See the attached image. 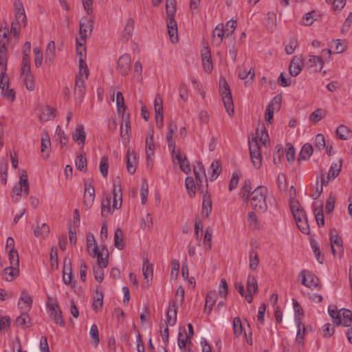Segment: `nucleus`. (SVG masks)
Returning <instances> with one entry per match:
<instances>
[{
	"instance_id": "nucleus-1",
	"label": "nucleus",
	"mask_w": 352,
	"mask_h": 352,
	"mask_svg": "<svg viewBox=\"0 0 352 352\" xmlns=\"http://www.w3.org/2000/svg\"><path fill=\"white\" fill-rule=\"evenodd\" d=\"M267 188L263 186L256 188L248 197L250 205L254 210L258 212H264L267 209L266 204V195Z\"/></svg>"
},
{
	"instance_id": "nucleus-2",
	"label": "nucleus",
	"mask_w": 352,
	"mask_h": 352,
	"mask_svg": "<svg viewBox=\"0 0 352 352\" xmlns=\"http://www.w3.org/2000/svg\"><path fill=\"white\" fill-rule=\"evenodd\" d=\"M111 197L103 199L101 203V215L104 217L112 214L115 210L119 209L122 206V192L119 186H113V204L111 206Z\"/></svg>"
},
{
	"instance_id": "nucleus-3",
	"label": "nucleus",
	"mask_w": 352,
	"mask_h": 352,
	"mask_svg": "<svg viewBox=\"0 0 352 352\" xmlns=\"http://www.w3.org/2000/svg\"><path fill=\"white\" fill-rule=\"evenodd\" d=\"M219 92L228 114L232 116L234 112L233 99L230 87L224 78L219 80Z\"/></svg>"
},
{
	"instance_id": "nucleus-4",
	"label": "nucleus",
	"mask_w": 352,
	"mask_h": 352,
	"mask_svg": "<svg viewBox=\"0 0 352 352\" xmlns=\"http://www.w3.org/2000/svg\"><path fill=\"white\" fill-rule=\"evenodd\" d=\"M249 149L254 166L259 168L262 164L261 148L256 138L249 141Z\"/></svg>"
},
{
	"instance_id": "nucleus-5",
	"label": "nucleus",
	"mask_w": 352,
	"mask_h": 352,
	"mask_svg": "<svg viewBox=\"0 0 352 352\" xmlns=\"http://www.w3.org/2000/svg\"><path fill=\"white\" fill-rule=\"evenodd\" d=\"M47 313L53 321L62 327L65 326V320L63 318L62 311L55 302H48L47 304Z\"/></svg>"
},
{
	"instance_id": "nucleus-6",
	"label": "nucleus",
	"mask_w": 352,
	"mask_h": 352,
	"mask_svg": "<svg viewBox=\"0 0 352 352\" xmlns=\"http://www.w3.org/2000/svg\"><path fill=\"white\" fill-rule=\"evenodd\" d=\"M299 276L302 277L301 283L311 289H317L320 286L318 278L309 271L302 270Z\"/></svg>"
},
{
	"instance_id": "nucleus-7",
	"label": "nucleus",
	"mask_w": 352,
	"mask_h": 352,
	"mask_svg": "<svg viewBox=\"0 0 352 352\" xmlns=\"http://www.w3.org/2000/svg\"><path fill=\"white\" fill-rule=\"evenodd\" d=\"M194 175L196 178L197 185L199 186L198 189L201 190V193H204V189L202 186L203 183L207 184L208 179L205 173L204 165L201 162H197V165L194 166Z\"/></svg>"
},
{
	"instance_id": "nucleus-8",
	"label": "nucleus",
	"mask_w": 352,
	"mask_h": 352,
	"mask_svg": "<svg viewBox=\"0 0 352 352\" xmlns=\"http://www.w3.org/2000/svg\"><path fill=\"white\" fill-rule=\"evenodd\" d=\"M305 60L306 58H303L301 56H294L289 68L290 75L294 77L298 76L302 71Z\"/></svg>"
},
{
	"instance_id": "nucleus-9",
	"label": "nucleus",
	"mask_w": 352,
	"mask_h": 352,
	"mask_svg": "<svg viewBox=\"0 0 352 352\" xmlns=\"http://www.w3.org/2000/svg\"><path fill=\"white\" fill-rule=\"evenodd\" d=\"M131 59L129 54L120 56L118 60V69L122 76H126L131 70Z\"/></svg>"
},
{
	"instance_id": "nucleus-10",
	"label": "nucleus",
	"mask_w": 352,
	"mask_h": 352,
	"mask_svg": "<svg viewBox=\"0 0 352 352\" xmlns=\"http://www.w3.org/2000/svg\"><path fill=\"white\" fill-rule=\"evenodd\" d=\"M154 140H153V131L150 130L147 133L146 139V153L148 161V166H153V157L154 155Z\"/></svg>"
},
{
	"instance_id": "nucleus-11",
	"label": "nucleus",
	"mask_w": 352,
	"mask_h": 352,
	"mask_svg": "<svg viewBox=\"0 0 352 352\" xmlns=\"http://www.w3.org/2000/svg\"><path fill=\"white\" fill-rule=\"evenodd\" d=\"M107 252L104 247L102 248V250L100 251L99 248L97 245H95L93 248V252L90 253L91 256L93 257L97 256L98 264L96 266H100L103 267H107L108 265V253L105 254V256H103L104 251Z\"/></svg>"
},
{
	"instance_id": "nucleus-12",
	"label": "nucleus",
	"mask_w": 352,
	"mask_h": 352,
	"mask_svg": "<svg viewBox=\"0 0 352 352\" xmlns=\"http://www.w3.org/2000/svg\"><path fill=\"white\" fill-rule=\"evenodd\" d=\"M94 199L95 191L93 185L91 184L85 183L83 202L87 209L92 206Z\"/></svg>"
},
{
	"instance_id": "nucleus-13",
	"label": "nucleus",
	"mask_w": 352,
	"mask_h": 352,
	"mask_svg": "<svg viewBox=\"0 0 352 352\" xmlns=\"http://www.w3.org/2000/svg\"><path fill=\"white\" fill-rule=\"evenodd\" d=\"M305 65L310 68H313L314 72H319L324 65V60L319 56H309V58L305 61Z\"/></svg>"
},
{
	"instance_id": "nucleus-14",
	"label": "nucleus",
	"mask_w": 352,
	"mask_h": 352,
	"mask_svg": "<svg viewBox=\"0 0 352 352\" xmlns=\"http://www.w3.org/2000/svg\"><path fill=\"white\" fill-rule=\"evenodd\" d=\"M23 65L21 67V77L23 79L25 87L29 90L34 89V80L32 74H31L30 65H28L27 72L23 70Z\"/></svg>"
},
{
	"instance_id": "nucleus-15",
	"label": "nucleus",
	"mask_w": 352,
	"mask_h": 352,
	"mask_svg": "<svg viewBox=\"0 0 352 352\" xmlns=\"http://www.w3.org/2000/svg\"><path fill=\"white\" fill-rule=\"evenodd\" d=\"M93 29V23L88 19H85L80 23V36L81 40L85 42L89 34H91Z\"/></svg>"
},
{
	"instance_id": "nucleus-16",
	"label": "nucleus",
	"mask_w": 352,
	"mask_h": 352,
	"mask_svg": "<svg viewBox=\"0 0 352 352\" xmlns=\"http://www.w3.org/2000/svg\"><path fill=\"white\" fill-rule=\"evenodd\" d=\"M32 298L27 292L23 291L19 300L18 306L21 310L29 311L32 308Z\"/></svg>"
},
{
	"instance_id": "nucleus-17",
	"label": "nucleus",
	"mask_w": 352,
	"mask_h": 352,
	"mask_svg": "<svg viewBox=\"0 0 352 352\" xmlns=\"http://www.w3.org/2000/svg\"><path fill=\"white\" fill-rule=\"evenodd\" d=\"M177 160L179 165V168L186 174H189L191 172L190 162H188L185 154L179 153L173 158V162Z\"/></svg>"
},
{
	"instance_id": "nucleus-18",
	"label": "nucleus",
	"mask_w": 352,
	"mask_h": 352,
	"mask_svg": "<svg viewBox=\"0 0 352 352\" xmlns=\"http://www.w3.org/2000/svg\"><path fill=\"white\" fill-rule=\"evenodd\" d=\"M131 131V124L129 115L124 117L122 114V123L120 127V136L124 142H128L129 140V134Z\"/></svg>"
},
{
	"instance_id": "nucleus-19",
	"label": "nucleus",
	"mask_w": 352,
	"mask_h": 352,
	"mask_svg": "<svg viewBox=\"0 0 352 352\" xmlns=\"http://www.w3.org/2000/svg\"><path fill=\"white\" fill-rule=\"evenodd\" d=\"M142 274L146 282L143 283V287H148V279L153 278V265L150 263L146 258L143 259Z\"/></svg>"
},
{
	"instance_id": "nucleus-20",
	"label": "nucleus",
	"mask_w": 352,
	"mask_h": 352,
	"mask_svg": "<svg viewBox=\"0 0 352 352\" xmlns=\"http://www.w3.org/2000/svg\"><path fill=\"white\" fill-rule=\"evenodd\" d=\"M162 99L159 96L157 95L154 100V110L155 113V120L158 122V120L161 122V126H163V105H162Z\"/></svg>"
},
{
	"instance_id": "nucleus-21",
	"label": "nucleus",
	"mask_w": 352,
	"mask_h": 352,
	"mask_svg": "<svg viewBox=\"0 0 352 352\" xmlns=\"http://www.w3.org/2000/svg\"><path fill=\"white\" fill-rule=\"evenodd\" d=\"M74 94L81 101L85 94V79L76 76Z\"/></svg>"
},
{
	"instance_id": "nucleus-22",
	"label": "nucleus",
	"mask_w": 352,
	"mask_h": 352,
	"mask_svg": "<svg viewBox=\"0 0 352 352\" xmlns=\"http://www.w3.org/2000/svg\"><path fill=\"white\" fill-rule=\"evenodd\" d=\"M63 279L65 285H74L72 270V263L69 261L67 263L65 261L63 270Z\"/></svg>"
},
{
	"instance_id": "nucleus-23",
	"label": "nucleus",
	"mask_w": 352,
	"mask_h": 352,
	"mask_svg": "<svg viewBox=\"0 0 352 352\" xmlns=\"http://www.w3.org/2000/svg\"><path fill=\"white\" fill-rule=\"evenodd\" d=\"M72 138L73 140L78 144H82V146L85 144L86 134L82 124L77 125L74 132L72 134Z\"/></svg>"
},
{
	"instance_id": "nucleus-24",
	"label": "nucleus",
	"mask_w": 352,
	"mask_h": 352,
	"mask_svg": "<svg viewBox=\"0 0 352 352\" xmlns=\"http://www.w3.org/2000/svg\"><path fill=\"white\" fill-rule=\"evenodd\" d=\"M166 324L170 326H173L177 321V305L175 302H171L169 305L166 313Z\"/></svg>"
},
{
	"instance_id": "nucleus-25",
	"label": "nucleus",
	"mask_w": 352,
	"mask_h": 352,
	"mask_svg": "<svg viewBox=\"0 0 352 352\" xmlns=\"http://www.w3.org/2000/svg\"><path fill=\"white\" fill-rule=\"evenodd\" d=\"M19 266L10 265L9 267H7L3 270V278L6 281L10 282L14 280L16 277H17L19 276Z\"/></svg>"
},
{
	"instance_id": "nucleus-26",
	"label": "nucleus",
	"mask_w": 352,
	"mask_h": 352,
	"mask_svg": "<svg viewBox=\"0 0 352 352\" xmlns=\"http://www.w3.org/2000/svg\"><path fill=\"white\" fill-rule=\"evenodd\" d=\"M167 28L171 42L173 43L177 42V25L175 19H172L170 21H167Z\"/></svg>"
},
{
	"instance_id": "nucleus-27",
	"label": "nucleus",
	"mask_w": 352,
	"mask_h": 352,
	"mask_svg": "<svg viewBox=\"0 0 352 352\" xmlns=\"http://www.w3.org/2000/svg\"><path fill=\"white\" fill-rule=\"evenodd\" d=\"M31 52V44L30 42H25L23 47V59L21 65H23V70L27 72L28 65H30V54Z\"/></svg>"
},
{
	"instance_id": "nucleus-28",
	"label": "nucleus",
	"mask_w": 352,
	"mask_h": 352,
	"mask_svg": "<svg viewBox=\"0 0 352 352\" xmlns=\"http://www.w3.org/2000/svg\"><path fill=\"white\" fill-rule=\"evenodd\" d=\"M126 168L128 172L133 175L136 170V154L135 152L128 151L126 155Z\"/></svg>"
},
{
	"instance_id": "nucleus-29",
	"label": "nucleus",
	"mask_w": 352,
	"mask_h": 352,
	"mask_svg": "<svg viewBox=\"0 0 352 352\" xmlns=\"http://www.w3.org/2000/svg\"><path fill=\"white\" fill-rule=\"evenodd\" d=\"M224 36H226V33L223 25H217L213 31V43L216 45H219Z\"/></svg>"
},
{
	"instance_id": "nucleus-30",
	"label": "nucleus",
	"mask_w": 352,
	"mask_h": 352,
	"mask_svg": "<svg viewBox=\"0 0 352 352\" xmlns=\"http://www.w3.org/2000/svg\"><path fill=\"white\" fill-rule=\"evenodd\" d=\"M166 12L167 15V21L175 19L174 16L176 12V1L175 0L166 1Z\"/></svg>"
},
{
	"instance_id": "nucleus-31",
	"label": "nucleus",
	"mask_w": 352,
	"mask_h": 352,
	"mask_svg": "<svg viewBox=\"0 0 352 352\" xmlns=\"http://www.w3.org/2000/svg\"><path fill=\"white\" fill-rule=\"evenodd\" d=\"M15 6L16 7H17L18 6H19V8H17V10L15 14L16 23L19 25L23 24L25 26L26 16L25 14L24 8L21 2H19V3H15Z\"/></svg>"
},
{
	"instance_id": "nucleus-32",
	"label": "nucleus",
	"mask_w": 352,
	"mask_h": 352,
	"mask_svg": "<svg viewBox=\"0 0 352 352\" xmlns=\"http://www.w3.org/2000/svg\"><path fill=\"white\" fill-rule=\"evenodd\" d=\"M21 314L19 316L16 318L15 320V324L18 327H29L30 325V319L29 316L28 315V311H24L23 310H21Z\"/></svg>"
},
{
	"instance_id": "nucleus-33",
	"label": "nucleus",
	"mask_w": 352,
	"mask_h": 352,
	"mask_svg": "<svg viewBox=\"0 0 352 352\" xmlns=\"http://www.w3.org/2000/svg\"><path fill=\"white\" fill-rule=\"evenodd\" d=\"M212 211V201L210 197L205 194L202 201V214L206 217H208Z\"/></svg>"
},
{
	"instance_id": "nucleus-34",
	"label": "nucleus",
	"mask_w": 352,
	"mask_h": 352,
	"mask_svg": "<svg viewBox=\"0 0 352 352\" xmlns=\"http://www.w3.org/2000/svg\"><path fill=\"white\" fill-rule=\"evenodd\" d=\"M134 21L130 18L127 19L126 27L122 32V39L124 41H127L132 35L133 31Z\"/></svg>"
},
{
	"instance_id": "nucleus-35",
	"label": "nucleus",
	"mask_w": 352,
	"mask_h": 352,
	"mask_svg": "<svg viewBox=\"0 0 352 352\" xmlns=\"http://www.w3.org/2000/svg\"><path fill=\"white\" fill-rule=\"evenodd\" d=\"M246 288L248 293L256 294L258 291V283L255 276L249 275L247 280Z\"/></svg>"
},
{
	"instance_id": "nucleus-36",
	"label": "nucleus",
	"mask_w": 352,
	"mask_h": 352,
	"mask_svg": "<svg viewBox=\"0 0 352 352\" xmlns=\"http://www.w3.org/2000/svg\"><path fill=\"white\" fill-rule=\"evenodd\" d=\"M313 146L311 144L307 143L304 144L299 154L298 159L303 160L309 159L313 154Z\"/></svg>"
},
{
	"instance_id": "nucleus-37",
	"label": "nucleus",
	"mask_w": 352,
	"mask_h": 352,
	"mask_svg": "<svg viewBox=\"0 0 352 352\" xmlns=\"http://www.w3.org/2000/svg\"><path fill=\"white\" fill-rule=\"evenodd\" d=\"M342 311L341 314V319L342 322L341 324L344 327H350L352 324V312L349 309H340Z\"/></svg>"
},
{
	"instance_id": "nucleus-38",
	"label": "nucleus",
	"mask_w": 352,
	"mask_h": 352,
	"mask_svg": "<svg viewBox=\"0 0 352 352\" xmlns=\"http://www.w3.org/2000/svg\"><path fill=\"white\" fill-rule=\"evenodd\" d=\"M331 247H338L339 252L342 251V240L341 237L336 233V230H331Z\"/></svg>"
},
{
	"instance_id": "nucleus-39",
	"label": "nucleus",
	"mask_w": 352,
	"mask_h": 352,
	"mask_svg": "<svg viewBox=\"0 0 352 352\" xmlns=\"http://www.w3.org/2000/svg\"><path fill=\"white\" fill-rule=\"evenodd\" d=\"M50 232V229L49 226L46 223H42L40 227L38 226L34 230V234L36 237L46 239L48 236Z\"/></svg>"
},
{
	"instance_id": "nucleus-40",
	"label": "nucleus",
	"mask_w": 352,
	"mask_h": 352,
	"mask_svg": "<svg viewBox=\"0 0 352 352\" xmlns=\"http://www.w3.org/2000/svg\"><path fill=\"white\" fill-rule=\"evenodd\" d=\"M51 147V141L47 134L43 135L41 138V153H45V158H48L50 156V151Z\"/></svg>"
},
{
	"instance_id": "nucleus-41",
	"label": "nucleus",
	"mask_w": 352,
	"mask_h": 352,
	"mask_svg": "<svg viewBox=\"0 0 352 352\" xmlns=\"http://www.w3.org/2000/svg\"><path fill=\"white\" fill-rule=\"evenodd\" d=\"M249 267L252 270H256L258 264L259 258L258 252L254 250H251L249 252Z\"/></svg>"
},
{
	"instance_id": "nucleus-42",
	"label": "nucleus",
	"mask_w": 352,
	"mask_h": 352,
	"mask_svg": "<svg viewBox=\"0 0 352 352\" xmlns=\"http://www.w3.org/2000/svg\"><path fill=\"white\" fill-rule=\"evenodd\" d=\"M184 335H186V329L183 327L182 329H180L179 334H178V346L182 352H186V344L188 339L184 337Z\"/></svg>"
},
{
	"instance_id": "nucleus-43",
	"label": "nucleus",
	"mask_w": 352,
	"mask_h": 352,
	"mask_svg": "<svg viewBox=\"0 0 352 352\" xmlns=\"http://www.w3.org/2000/svg\"><path fill=\"white\" fill-rule=\"evenodd\" d=\"M76 168L82 172H86L87 168V159L85 153H80L77 156L75 162Z\"/></svg>"
},
{
	"instance_id": "nucleus-44",
	"label": "nucleus",
	"mask_w": 352,
	"mask_h": 352,
	"mask_svg": "<svg viewBox=\"0 0 352 352\" xmlns=\"http://www.w3.org/2000/svg\"><path fill=\"white\" fill-rule=\"evenodd\" d=\"M114 245L119 250L124 248L123 232L119 228L116 229L114 234Z\"/></svg>"
},
{
	"instance_id": "nucleus-45",
	"label": "nucleus",
	"mask_w": 352,
	"mask_h": 352,
	"mask_svg": "<svg viewBox=\"0 0 352 352\" xmlns=\"http://www.w3.org/2000/svg\"><path fill=\"white\" fill-rule=\"evenodd\" d=\"M55 110L49 107H45L43 109L40 115V120L41 122H45L50 120L51 118L54 117Z\"/></svg>"
},
{
	"instance_id": "nucleus-46",
	"label": "nucleus",
	"mask_w": 352,
	"mask_h": 352,
	"mask_svg": "<svg viewBox=\"0 0 352 352\" xmlns=\"http://www.w3.org/2000/svg\"><path fill=\"white\" fill-rule=\"evenodd\" d=\"M326 116V111L322 109H318L313 111L309 116V120L316 124Z\"/></svg>"
},
{
	"instance_id": "nucleus-47",
	"label": "nucleus",
	"mask_w": 352,
	"mask_h": 352,
	"mask_svg": "<svg viewBox=\"0 0 352 352\" xmlns=\"http://www.w3.org/2000/svg\"><path fill=\"white\" fill-rule=\"evenodd\" d=\"M103 297L102 292L97 290L93 302V308L95 311H98L102 309L103 306Z\"/></svg>"
},
{
	"instance_id": "nucleus-48",
	"label": "nucleus",
	"mask_w": 352,
	"mask_h": 352,
	"mask_svg": "<svg viewBox=\"0 0 352 352\" xmlns=\"http://www.w3.org/2000/svg\"><path fill=\"white\" fill-rule=\"evenodd\" d=\"M342 168V160H339L338 162L333 163L329 168L328 174L331 176L332 179H334L338 176L341 171Z\"/></svg>"
},
{
	"instance_id": "nucleus-49",
	"label": "nucleus",
	"mask_w": 352,
	"mask_h": 352,
	"mask_svg": "<svg viewBox=\"0 0 352 352\" xmlns=\"http://www.w3.org/2000/svg\"><path fill=\"white\" fill-rule=\"evenodd\" d=\"M55 53V43L54 41H50L46 49L45 52V59L46 62L49 61L50 63H52L54 60Z\"/></svg>"
},
{
	"instance_id": "nucleus-50",
	"label": "nucleus",
	"mask_w": 352,
	"mask_h": 352,
	"mask_svg": "<svg viewBox=\"0 0 352 352\" xmlns=\"http://www.w3.org/2000/svg\"><path fill=\"white\" fill-rule=\"evenodd\" d=\"M293 306L295 311V320L298 327H299L300 325V316L303 315V310L300 305L296 300H293Z\"/></svg>"
},
{
	"instance_id": "nucleus-51",
	"label": "nucleus",
	"mask_w": 352,
	"mask_h": 352,
	"mask_svg": "<svg viewBox=\"0 0 352 352\" xmlns=\"http://www.w3.org/2000/svg\"><path fill=\"white\" fill-rule=\"evenodd\" d=\"M185 185L188 193L190 197H193L195 195V184L194 179L191 177H187L185 181Z\"/></svg>"
},
{
	"instance_id": "nucleus-52",
	"label": "nucleus",
	"mask_w": 352,
	"mask_h": 352,
	"mask_svg": "<svg viewBox=\"0 0 352 352\" xmlns=\"http://www.w3.org/2000/svg\"><path fill=\"white\" fill-rule=\"evenodd\" d=\"M116 105L118 113H124L126 109L124 104V99L122 92L118 91L116 94Z\"/></svg>"
},
{
	"instance_id": "nucleus-53",
	"label": "nucleus",
	"mask_w": 352,
	"mask_h": 352,
	"mask_svg": "<svg viewBox=\"0 0 352 352\" xmlns=\"http://www.w3.org/2000/svg\"><path fill=\"white\" fill-rule=\"evenodd\" d=\"M210 168L212 169V173L210 179L211 181H214L217 178L221 170L219 162L214 161L210 166Z\"/></svg>"
},
{
	"instance_id": "nucleus-54",
	"label": "nucleus",
	"mask_w": 352,
	"mask_h": 352,
	"mask_svg": "<svg viewBox=\"0 0 352 352\" xmlns=\"http://www.w3.org/2000/svg\"><path fill=\"white\" fill-rule=\"evenodd\" d=\"M329 314L330 316L332 318L333 322L337 324L340 325L342 322L341 319V314L342 311H338L337 309H333L331 308V307H329Z\"/></svg>"
},
{
	"instance_id": "nucleus-55",
	"label": "nucleus",
	"mask_w": 352,
	"mask_h": 352,
	"mask_svg": "<svg viewBox=\"0 0 352 352\" xmlns=\"http://www.w3.org/2000/svg\"><path fill=\"white\" fill-rule=\"evenodd\" d=\"M214 296V293H210L206 297L205 311H206L207 309H208V314L211 312L212 307L216 302Z\"/></svg>"
},
{
	"instance_id": "nucleus-56",
	"label": "nucleus",
	"mask_w": 352,
	"mask_h": 352,
	"mask_svg": "<svg viewBox=\"0 0 352 352\" xmlns=\"http://www.w3.org/2000/svg\"><path fill=\"white\" fill-rule=\"evenodd\" d=\"M333 44L334 46H331V47H334V52L336 54L342 53L346 47V42L342 40H335L333 41Z\"/></svg>"
},
{
	"instance_id": "nucleus-57",
	"label": "nucleus",
	"mask_w": 352,
	"mask_h": 352,
	"mask_svg": "<svg viewBox=\"0 0 352 352\" xmlns=\"http://www.w3.org/2000/svg\"><path fill=\"white\" fill-rule=\"evenodd\" d=\"M104 268L100 266L94 265L93 267V273L95 277V279L98 282L101 283L104 279Z\"/></svg>"
},
{
	"instance_id": "nucleus-58",
	"label": "nucleus",
	"mask_w": 352,
	"mask_h": 352,
	"mask_svg": "<svg viewBox=\"0 0 352 352\" xmlns=\"http://www.w3.org/2000/svg\"><path fill=\"white\" fill-rule=\"evenodd\" d=\"M79 76H78L83 78V76H85L84 78L87 79L89 76V70L86 62L82 58L79 60Z\"/></svg>"
},
{
	"instance_id": "nucleus-59",
	"label": "nucleus",
	"mask_w": 352,
	"mask_h": 352,
	"mask_svg": "<svg viewBox=\"0 0 352 352\" xmlns=\"http://www.w3.org/2000/svg\"><path fill=\"white\" fill-rule=\"evenodd\" d=\"M89 334L96 347L100 342L98 329L96 324H93L90 328Z\"/></svg>"
},
{
	"instance_id": "nucleus-60",
	"label": "nucleus",
	"mask_w": 352,
	"mask_h": 352,
	"mask_svg": "<svg viewBox=\"0 0 352 352\" xmlns=\"http://www.w3.org/2000/svg\"><path fill=\"white\" fill-rule=\"evenodd\" d=\"M277 185L278 188L280 191H285L287 185V179L286 176L283 173L278 174L277 177Z\"/></svg>"
},
{
	"instance_id": "nucleus-61",
	"label": "nucleus",
	"mask_w": 352,
	"mask_h": 352,
	"mask_svg": "<svg viewBox=\"0 0 352 352\" xmlns=\"http://www.w3.org/2000/svg\"><path fill=\"white\" fill-rule=\"evenodd\" d=\"M177 129V126L174 121H170L168 126V132L166 134V142L173 140V135Z\"/></svg>"
},
{
	"instance_id": "nucleus-62",
	"label": "nucleus",
	"mask_w": 352,
	"mask_h": 352,
	"mask_svg": "<svg viewBox=\"0 0 352 352\" xmlns=\"http://www.w3.org/2000/svg\"><path fill=\"white\" fill-rule=\"evenodd\" d=\"M282 102V96L277 95L272 98L270 103L267 106L270 109H272L276 111H278L280 108V104Z\"/></svg>"
},
{
	"instance_id": "nucleus-63",
	"label": "nucleus",
	"mask_w": 352,
	"mask_h": 352,
	"mask_svg": "<svg viewBox=\"0 0 352 352\" xmlns=\"http://www.w3.org/2000/svg\"><path fill=\"white\" fill-rule=\"evenodd\" d=\"M349 133V128L344 125H340L336 129V134L341 140H346Z\"/></svg>"
},
{
	"instance_id": "nucleus-64",
	"label": "nucleus",
	"mask_w": 352,
	"mask_h": 352,
	"mask_svg": "<svg viewBox=\"0 0 352 352\" xmlns=\"http://www.w3.org/2000/svg\"><path fill=\"white\" fill-rule=\"evenodd\" d=\"M256 136L259 139L260 142H262L264 146H265L269 138V135L267 130L264 126L261 131L258 129L256 130Z\"/></svg>"
}]
</instances>
